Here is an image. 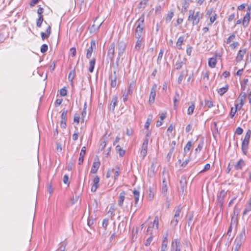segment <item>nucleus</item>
<instances>
[{
    "label": "nucleus",
    "instance_id": "obj_34",
    "mask_svg": "<svg viewBox=\"0 0 251 251\" xmlns=\"http://www.w3.org/2000/svg\"><path fill=\"white\" fill-rule=\"evenodd\" d=\"M242 244H243L242 242H240V240L238 241V240H237L236 239L234 241V245H235L234 250H235V251H238Z\"/></svg>",
    "mask_w": 251,
    "mask_h": 251
},
{
    "label": "nucleus",
    "instance_id": "obj_53",
    "mask_svg": "<svg viewBox=\"0 0 251 251\" xmlns=\"http://www.w3.org/2000/svg\"><path fill=\"white\" fill-rule=\"evenodd\" d=\"M41 38L43 40H45L46 39L48 38L50 36V33H46L44 32H41Z\"/></svg>",
    "mask_w": 251,
    "mask_h": 251
},
{
    "label": "nucleus",
    "instance_id": "obj_16",
    "mask_svg": "<svg viewBox=\"0 0 251 251\" xmlns=\"http://www.w3.org/2000/svg\"><path fill=\"white\" fill-rule=\"evenodd\" d=\"M110 79L111 80V86L113 88L116 87L117 85V79L116 72H114L113 74L110 76Z\"/></svg>",
    "mask_w": 251,
    "mask_h": 251
},
{
    "label": "nucleus",
    "instance_id": "obj_1",
    "mask_svg": "<svg viewBox=\"0 0 251 251\" xmlns=\"http://www.w3.org/2000/svg\"><path fill=\"white\" fill-rule=\"evenodd\" d=\"M159 227V218L155 216L152 222H151L147 229V235L155 236L158 232Z\"/></svg>",
    "mask_w": 251,
    "mask_h": 251
},
{
    "label": "nucleus",
    "instance_id": "obj_44",
    "mask_svg": "<svg viewBox=\"0 0 251 251\" xmlns=\"http://www.w3.org/2000/svg\"><path fill=\"white\" fill-rule=\"evenodd\" d=\"M129 96L130 95L127 93V91L125 90L122 96L123 100L124 102H126L128 100Z\"/></svg>",
    "mask_w": 251,
    "mask_h": 251
},
{
    "label": "nucleus",
    "instance_id": "obj_20",
    "mask_svg": "<svg viewBox=\"0 0 251 251\" xmlns=\"http://www.w3.org/2000/svg\"><path fill=\"white\" fill-rule=\"evenodd\" d=\"M183 62L181 60L180 58H179L177 60V61L176 62V63L174 65V70H180L183 65Z\"/></svg>",
    "mask_w": 251,
    "mask_h": 251
},
{
    "label": "nucleus",
    "instance_id": "obj_51",
    "mask_svg": "<svg viewBox=\"0 0 251 251\" xmlns=\"http://www.w3.org/2000/svg\"><path fill=\"white\" fill-rule=\"evenodd\" d=\"M235 38V36L234 34H232L229 36V37L226 39V44H229L234 38Z\"/></svg>",
    "mask_w": 251,
    "mask_h": 251
},
{
    "label": "nucleus",
    "instance_id": "obj_47",
    "mask_svg": "<svg viewBox=\"0 0 251 251\" xmlns=\"http://www.w3.org/2000/svg\"><path fill=\"white\" fill-rule=\"evenodd\" d=\"M75 76V72L74 70L70 72L68 75V79L69 80L73 81Z\"/></svg>",
    "mask_w": 251,
    "mask_h": 251
},
{
    "label": "nucleus",
    "instance_id": "obj_9",
    "mask_svg": "<svg viewBox=\"0 0 251 251\" xmlns=\"http://www.w3.org/2000/svg\"><path fill=\"white\" fill-rule=\"evenodd\" d=\"M96 41L94 40H92L90 42V47H89L87 50V53L86 57L87 58H90L93 51L94 49L96 48Z\"/></svg>",
    "mask_w": 251,
    "mask_h": 251
},
{
    "label": "nucleus",
    "instance_id": "obj_45",
    "mask_svg": "<svg viewBox=\"0 0 251 251\" xmlns=\"http://www.w3.org/2000/svg\"><path fill=\"white\" fill-rule=\"evenodd\" d=\"M185 76L184 72L181 71L180 73V74L178 78L177 82L178 83L180 84Z\"/></svg>",
    "mask_w": 251,
    "mask_h": 251
},
{
    "label": "nucleus",
    "instance_id": "obj_25",
    "mask_svg": "<svg viewBox=\"0 0 251 251\" xmlns=\"http://www.w3.org/2000/svg\"><path fill=\"white\" fill-rule=\"evenodd\" d=\"M149 0H142L140 2V3L138 4V8L139 10L142 11L144 8L146 7L147 3Z\"/></svg>",
    "mask_w": 251,
    "mask_h": 251
},
{
    "label": "nucleus",
    "instance_id": "obj_46",
    "mask_svg": "<svg viewBox=\"0 0 251 251\" xmlns=\"http://www.w3.org/2000/svg\"><path fill=\"white\" fill-rule=\"evenodd\" d=\"M99 17H96L94 21V25H93V26H97L98 28H99L100 26L101 25L103 22H97V21L98 20Z\"/></svg>",
    "mask_w": 251,
    "mask_h": 251
},
{
    "label": "nucleus",
    "instance_id": "obj_41",
    "mask_svg": "<svg viewBox=\"0 0 251 251\" xmlns=\"http://www.w3.org/2000/svg\"><path fill=\"white\" fill-rule=\"evenodd\" d=\"M116 151H119V155H120V156H123L124 155V154L125 153V151L124 150H123L121 148L120 146L117 145L116 147Z\"/></svg>",
    "mask_w": 251,
    "mask_h": 251
},
{
    "label": "nucleus",
    "instance_id": "obj_19",
    "mask_svg": "<svg viewBox=\"0 0 251 251\" xmlns=\"http://www.w3.org/2000/svg\"><path fill=\"white\" fill-rule=\"evenodd\" d=\"M100 162L99 161H95L93 163L92 167L91 169V173H96L98 169L100 167Z\"/></svg>",
    "mask_w": 251,
    "mask_h": 251
},
{
    "label": "nucleus",
    "instance_id": "obj_63",
    "mask_svg": "<svg viewBox=\"0 0 251 251\" xmlns=\"http://www.w3.org/2000/svg\"><path fill=\"white\" fill-rule=\"evenodd\" d=\"M133 130L132 128H127L126 134L127 136H131L133 134Z\"/></svg>",
    "mask_w": 251,
    "mask_h": 251
},
{
    "label": "nucleus",
    "instance_id": "obj_8",
    "mask_svg": "<svg viewBox=\"0 0 251 251\" xmlns=\"http://www.w3.org/2000/svg\"><path fill=\"white\" fill-rule=\"evenodd\" d=\"M157 90V84L154 83L151 90L150 98H149V102L151 103H153L155 100V98L156 96V92Z\"/></svg>",
    "mask_w": 251,
    "mask_h": 251
},
{
    "label": "nucleus",
    "instance_id": "obj_62",
    "mask_svg": "<svg viewBox=\"0 0 251 251\" xmlns=\"http://www.w3.org/2000/svg\"><path fill=\"white\" fill-rule=\"evenodd\" d=\"M192 48L190 46L188 45L186 49V53L188 55L190 56L192 52Z\"/></svg>",
    "mask_w": 251,
    "mask_h": 251
},
{
    "label": "nucleus",
    "instance_id": "obj_37",
    "mask_svg": "<svg viewBox=\"0 0 251 251\" xmlns=\"http://www.w3.org/2000/svg\"><path fill=\"white\" fill-rule=\"evenodd\" d=\"M204 102L205 106H206L208 108H211L214 106V102L211 100H205Z\"/></svg>",
    "mask_w": 251,
    "mask_h": 251
},
{
    "label": "nucleus",
    "instance_id": "obj_64",
    "mask_svg": "<svg viewBox=\"0 0 251 251\" xmlns=\"http://www.w3.org/2000/svg\"><path fill=\"white\" fill-rule=\"evenodd\" d=\"M251 15V5H249L247 10V13L245 16H250Z\"/></svg>",
    "mask_w": 251,
    "mask_h": 251
},
{
    "label": "nucleus",
    "instance_id": "obj_31",
    "mask_svg": "<svg viewBox=\"0 0 251 251\" xmlns=\"http://www.w3.org/2000/svg\"><path fill=\"white\" fill-rule=\"evenodd\" d=\"M228 89V86L226 85L225 87L220 88L218 90V93L220 96H222L227 91Z\"/></svg>",
    "mask_w": 251,
    "mask_h": 251
},
{
    "label": "nucleus",
    "instance_id": "obj_50",
    "mask_svg": "<svg viewBox=\"0 0 251 251\" xmlns=\"http://www.w3.org/2000/svg\"><path fill=\"white\" fill-rule=\"evenodd\" d=\"M176 96L177 97H179V95L177 93H176V96L174 98V108H175V109L176 108V107H177V104H176L178 102V101H179L177 100V99L176 98Z\"/></svg>",
    "mask_w": 251,
    "mask_h": 251
},
{
    "label": "nucleus",
    "instance_id": "obj_2",
    "mask_svg": "<svg viewBox=\"0 0 251 251\" xmlns=\"http://www.w3.org/2000/svg\"><path fill=\"white\" fill-rule=\"evenodd\" d=\"M251 136V130H248L242 143V151L243 154L247 155L248 151V145Z\"/></svg>",
    "mask_w": 251,
    "mask_h": 251
},
{
    "label": "nucleus",
    "instance_id": "obj_18",
    "mask_svg": "<svg viewBox=\"0 0 251 251\" xmlns=\"http://www.w3.org/2000/svg\"><path fill=\"white\" fill-rule=\"evenodd\" d=\"M161 7L160 5L157 6L155 8V11H154V9L152 8V9L150 11V15H160L161 14Z\"/></svg>",
    "mask_w": 251,
    "mask_h": 251
},
{
    "label": "nucleus",
    "instance_id": "obj_10",
    "mask_svg": "<svg viewBox=\"0 0 251 251\" xmlns=\"http://www.w3.org/2000/svg\"><path fill=\"white\" fill-rule=\"evenodd\" d=\"M246 162L242 158H240L239 160L233 165V167L235 170H241L246 166Z\"/></svg>",
    "mask_w": 251,
    "mask_h": 251
},
{
    "label": "nucleus",
    "instance_id": "obj_60",
    "mask_svg": "<svg viewBox=\"0 0 251 251\" xmlns=\"http://www.w3.org/2000/svg\"><path fill=\"white\" fill-rule=\"evenodd\" d=\"M114 171V168H112V169H109L107 171V173L106 174V178H109L111 176V174H112V173Z\"/></svg>",
    "mask_w": 251,
    "mask_h": 251
},
{
    "label": "nucleus",
    "instance_id": "obj_17",
    "mask_svg": "<svg viewBox=\"0 0 251 251\" xmlns=\"http://www.w3.org/2000/svg\"><path fill=\"white\" fill-rule=\"evenodd\" d=\"M86 153V147H83L82 148L79 157L78 158V164L81 165L83 163L84 160V157Z\"/></svg>",
    "mask_w": 251,
    "mask_h": 251
},
{
    "label": "nucleus",
    "instance_id": "obj_23",
    "mask_svg": "<svg viewBox=\"0 0 251 251\" xmlns=\"http://www.w3.org/2000/svg\"><path fill=\"white\" fill-rule=\"evenodd\" d=\"M118 102V97L117 96H114L110 103V108H112V110L114 111L116 105Z\"/></svg>",
    "mask_w": 251,
    "mask_h": 251
},
{
    "label": "nucleus",
    "instance_id": "obj_28",
    "mask_svg": "<svg viewBox=\"0 0 251 251\" xmlns=\"http://www.w3.org/2000/svg\"><path fill=\"white\" fill-rule=\"evenodd\" d=\"M135 49L137 50H139L142 46L143 38H137Z\"/></svg>",
    "mask_w": 251,
    "mask_h": 251
},
{
    "label": "nucleus",
    "instance_id": "obj_35",
    "mask_svg": "<svg viewBox=\"0 0 251 251\" xmlns=\"http://www.w3.org/2000/svg\"><path fill=\"white\" fill-rule=\"evenodd\" d=\"M154 237V236H153L149 235V236L147 238V239L144 242V244L145 246H146L147 247L151 245V242H152L153 238Z\"/></svg>",
    "mask_w": 251,
    "mask_h": 251
},
{
    "label": "nucleus",
    "instance_id": "obj_39",
    "mask_svg": "<svg viewBox=\"0 0 251 251\" xmlns=\"http://www.w3.org/2000/svg\"><path fill=\"white\" fill-rule=\"evenodd\" d=\"M163 53H164L163 49H160V51L158 54V55L157 59V64H160L161 60L162 59Z\"/></svg>",
    "mask_w": 251,
    "mask_h": 251
},
{
    "label": "nucleus",
    "instance_id": "obj_42",
    "mask_svg": "<svg viewBox=\"0 0 251 251\" xmlns=\"http://www.w3.org/2000/svg\"><path fill=\"white\" fill-rule=\"evenodd\" d=\"M151 118H152V116H149L146 121V122L145 123L144 127L146 129H147V130H148V129H149L151 121Z\"/></svg>",
    "mask_w": 251,
    "mask_h": 251
},
{
    "label": "nucleus",
    "instance_id": "obj_59",
    "mask_svg": "<svg viewBox=\"0 0 251 251\" xmlns=\"http://www.w3.org/2000/svg\"><path fill=\"white\" fill-rule=\"evenodd\" d=\"M243 132V129L240 127H238L236 129L235 133L238 135H241L242 134Z\"/></svg>",
    "mask_w": 251,
    "mask_h": 251
},
{
    "label": "nucleus",
    "instance_id": "obj_36",
    "mask_svg": "<svg viewBox=\"0 0 251 251\" xmlns=\"http://www.w3.org/2000/svg\"><path fill=\"white\" fill-rule=\"evenodd\" d=\"M195 104L194 102H192L191 105L188 107V109L187 110V114L188 115H192L194 112V110L195 109Z\"/></svg>",
    "mask_w": 251,
    "mask_h": 251
},
{
    "label": "nucleus",
    "instance_id": "obj_13",
    "mask_svg": "<svg viewBox=\"0 0 251 251\" xmlns=\"http://www.w3.org/2000/svg\"><path fill=\"white\" fill-rule=\"evenodd\" d=\"M67 110H64L61 115L60 126L62 128H65L66 126Z\"/></svg>",
    "mask_w": 251,
    "mask_h": 251
},
{
    "label": "nucleus",
    "instance_id": "obj_32",
    "mask_svg": "<svg viewBox=\"0 0 251 251\" xmlns=\"http://www.w3.org/2000/svg\"><path fill=\"white\" fill-rule=\"evenodd\" d=\"M116 170L114 169V171L112 173L114 174V179L115 180H117L120 175V167L118 166L115 167Z\"/></svg>",
    "mask_w": 251,
    "mask_h": 251
},
{
    "label": "nucleus",
    "instance_id": "obj_49",
    "mask_svg": "<svg viewBox=\"0 0 251 251\" xmlns=\"http://www.w3.org/2000/svg\"><path fill=\"white\" fill-rule=\"evenodd\" d=\"M48 45L46 44H43L41 46L40 51L42 53H45L48 50Z\"/></svg>",
    "mask_w": 251,
    "mask_h": 251
},
{
    "label": "nucleus",
    "instance_id": "obj_12",
    "mask_svg": "<svg viewBox=\"0 0 251 251\" xmlns=\"http://www.w3.org/2000/svg\"><path fill=\"white\" fill-rule=\"evenodd\" d=\"M100 177L98 176L94 177L93 179V184L91 187V191L95 192L99 187Z\"/></svg>",
    "mask_w": 251,
    "mask_h": 251
},
{
    "label": "nucleus",
    "instance_id": "obj_57",
    "mask_svg": "<svg viewBox=\"0 0 251 251\" xmlns=\"http://www.w3.org/2000/svg\"><path fill=\"white\" fill-rule=\"evenodd\" d=\"M176 239H175L174 241L172 242L171 251H176Z\"/></svg>",
    "mask_w": 251,
    "mask_h": 251
},
{
    "label": "nucleus",
    "instance_id": "obj_33",
    "mask_svg": "<svg viewBox=\"0 0 251 251\" xmlns=\"http://www.w3.org/2000/svg\"><path fill=\"white\" fill-rule=\"evenodd\" d=\"M133 194L134 195V198L135 199V204H137L139 201V198L140 196V193L139 191L134 189L133 191Z\"/></svg>",
    "mask_w": 251,
    "mask_h": 251
},
{
    "label": "nucleus",
    "instance_id": "obj_58",
    "mask_svg": "<svg viewBox=\"0 0 251 251\" xmlns=\"http://www.w3.org/2000/svg\"><path fill=\"white\" fill-rule=\"evenodd\" d=\"M210 168V165L209 163H207L205 165L204 168L200 172V173H202L205 172L206 171L208 170Z\"/></svg>",
    "mask_w": 251,
    "mask_h": 251
},
{
    "label": "nucleus",
    "instance_id": "obj_26",
    "mask_svg": "<svg viewBox=\"0 0 251 251\" xmlns=\"http://www.w3.org/2000/svg\"><path fill=\"white\" fill-rule=\"evenodd\" d=\"M96 63V59L93 58L89 62V71L90 73H93L94 71L95 65Z\"/></svg>",
    "mask_w": 251,
    "mask_h": 251
},
{
    "label": "nucleus",
    "instance_id": "obj_15",
    "mask_svg": "<svg viewBox=\"0 0 251 251\" xmlns=\"http://www.w3.org/2000/svg\"><path fill=\"white\" fill-rule=\"evenodd\" d=\"M246 98V94L245 92L241 93L238 97V100L240 101L239 104V109H240L244 105V101Z\"/></svg>",
    "mask_w": 251,
    "mask_h": 251
},
{
    "label": "nucleus",
    "instance_id": "obj_30",
    "mask_svg": "<svg viewBox=\"0 0 251 251\" xmlns=\"http://www.w3.org/2000/svg\"><path fill=\"white\" fill-rule=\"evenodd\" d=\"M199 17H188V21L192 22L193 25L197 24L199 22Z\"/></svg>",
    "mask_w": 251,
    "mask_h": 251
},
{
    "label": "nucleus",
    "instance_id": "obj_54",
    "mask_svg": "<svg viewBox=\"0 0 251 251\" xmlns=\"http://www.w3.org/2000/svg\"><path fill=\"white\" fill-rule=\"evenodd\" d=\"M108 224V219H104L102 221V227L106 229Z\"/></svg>",
    "mask_w": 251,
    "mask_h": 251
},
{
    "label": "nucleus",
    "instance_id": "obj_27",
    "mask_svg": "<svg viewBox=\"0 0 251 251\" xmlns=\"http://www.w3.org/2000/svg\"><path fill=\"white\" fill-rule=\"evenodd\" d=\"M148 146V145L142 144L140 153L141 156H143V158H144L147 155Z\"/></svg>",
    "mask_w": 251,
    "mask_h": 251
},
{
    "label": "nucleus",
    "instance_id": "obj_6",
    "mask_svg": "<svg viewBox=\"0 0 251 251\" xmlns=\"http://www.w3.org/2000/svg\"><path fill=\"white\" fill-rule=\"evenodd\" d=\"M115 45L114 43L111 44L108 48L107 58L109 59L112 63H114V59L115 56Z\"/></svg>",
    "mask_w": 251,
    "mask_h": 251
},
{
    "label": "nucleus",
    "instance_id": "obj_5",
    "mask_svg": "<svg viewBox=\"0 0 251 251\" xmlns=\"http://www.w3.org/2000/svg\"><path fill=\"white\" fill-rule=\"evenodd\" d=\"M181 209L180 206H178L176 210L175 211V215L171 221V225L174 227L176 226L180 219Z\"/></svg>",
    "mask_w": 251,
    "mask_h": 251
},
{
    "label": "nucleus",
    "instance_id": "obj_40",
    "mask_svg": "<svg viewBox=\"0 0 251 251\" xmlns=\"http://www.w3.org/2000/svg\"><path fill=\"white\" fill-rule=\"evenodd\" d=\"M238 106L239 104H236L235 109H234L233 107L231 108L230 113V115L231 118H232L234 116V115L236 113L237 110L239 109Z\"/></svg>",
    "mask_w": 251,
    "mask_h": 251
},
{
    "label": "nucleus",
    "instance_id": "obj_21",
    "mask_svg": "<svg viewBox=\"0 0 251 251\" xmlns=\"http://www.w3.org/2000/svg\"><path fill=\"white\" fill-rule=\"evenodd\" d=\"M208 66L211 68H214L215 67L217 64V60L215 57H211L208 59Z\"/></svg>",
    "mask_w": 251,
    "mask_h": 251
},
{
    "label": "nucleus",
    "instance_id": "obj_43",
    "mask_svg": "<svg viewBox=\"0 0 251 251\" xmlns=\"http://www.w3.org/2000/svg\"><path fill=\"white\" fill-rule=\"evenodd\" d=\"M191 147H192L191 142L190 141H189L186 145L185 147H184V152L185 153L189 152L190 150Z\"/></svg>",
    "mask_w": 251,
    "mask_h": 251
},
{
    "label": "nucleus",
    "instance_id": "obj_11",
    "mask_svg": "<svg viewBox=\"0 0 251 251\" xmlns=\"http://www.w3.org/2000/svg\"><path fill=\"white\" fill-rule=\"evenodd\" d=\"M168 191V187H167V182L166 180V178L164 177L162 180V184L161 187V194L163 195L164 197L166 198V199H168V195L167 193Z\"/></svg>",
    "mask_w": 251,
    "mask_h": 251
},
{
    "label": "nucleus",
    "instance_id": "obj_4",
    "mask_svg": "<svg viewBox=\"0 0 251 251\" xmlns=\"http://www.w3.org/2000/svg\"><path fill=\"white\" fill-rule=\"evenodd\" d=\"M126 44L123 41H118L117 45V49L118 51V55L117 58V61H119L121 57H122L126 50Z\"/></svg>",
    "mask_w": 251,
    "mask_h": 251
},
{
    "label": "nucleus",
    "instance_id": "obj_55",
    "mask_svg": "<svg viewBox=\"0 0 251 251\" xmlns=\"http://www.w3.org/2000/svg\"><path fill=\"white\" fill-rule=\"evenodd\" d=\"M149 198L151 200H152L154 197V193L151 188H149Z\"/></svg>",
    "mask_w": 251,
    "mask_h": 251
},
{
    "label": "nucleus",
    "instance_id": "obj_24",
    "mask_svg": "<svg viewBox=\"0 0 251 251\" xmlns=\"http://www.w3.org/2000/svg\"><path fill=\"white\" fill-rule=\"evenodd\" d=\"M184 40V37L182 36H180L178 39H177V41L176 43V48L179 49L181 50L182 49V45Z\"/></svg>",
    "mask_w": 251,
    "mask_h": 251
},
{
    "label": "nucleus",
    "instance_id": "obj_52",
    "mask_svg": "<svg viewBox=\"0 0 251 251\" xmlns=\"http://www.w3.org/2000/svg\"><path fill=\"white\" fill-rule=\"evenodd\" d=\"M43 21V17H39L36 22V25L37 27H40Z\"/></svg>",
    "mask_w": 251,
    "mask_h": 251
},
{
    "label": "nucleus",
    "instance_id": "obj_3",
    "mask_svg": "<svg viewBox=\"0 0 251 251\" xmlns=\"http://www.w3.org/2000/svg\"><path fill=\"white\" fill-rule=\"evenodd\" d=\"M144 21V17H140L136 23V25H137L135 33V37L136 38H143L142 35L143 27L141 26V25L143 24Z\"/></svg>",
    "mask_w": 251,
    "mask_h": 251
},
{
    "label": "nucleus",
    "instance_id": "obj_14",
    "mask_svg": "<svg viewBox=\"0 0 251 251\" xmlns=\"http://www.w3.org/2000/svg\"><path fill=\"white\" fill-rule=\"evenodd\" d=\"M126 193L125 191H122L119 195L118 204L120 207L123 206V203L125 199Z\"/></svg>",
    "mask_w": 251,
    "mask_h": 251
},
{
    "label": "nucleus",
    "instance_id": "obj_56",
    "mask_svg": "<svg viewBox=\"0 0 251 251\" xmlns=\"http://www.w3.org/2000/svg\"><path fill=\"white\" fill-rule=\"evenodd\" d=\"M203 145V142L201 141L198 146L197 148L196 149V151H200L201 150Z\"/></svg>",
    "mask_w": 251,
    "mask_h": 251
},
{
    "label": "nucleus",
    "instance_id": "obj_22",
    "mask_svg": "<svg viewBox=\"0 0 251 251\" xmlns=\"http://www.w3.org/2000/svg\"><path fill=\"white\" fill-rule=\"evenodd\" d=\"M245 53H246L245 50H240L238 51L237 56L236 57V61L238 62L241 61L243 59V56H244V54H245Z\"/></svg>",
    "mask_w": 251,
    "mask_h": 251
},
{
    "label": "nucleus",
    "instance_id": "obj_7",
    "mask_svg": "<svg viewBox=\"0 0 251 251\" xmlns=\"http://www.w3.org/2000/svg\"><path fill=\"white\" fill-rule=\"evenodd\" d=\"M226 195V192L222 190L217 194V205L220 207L223 206L224 200Z\"/></svg>",
    "mask_w": 251,
    "mask_h": 251
},
{
    "label": "nucleus",
    "instance_id": "obj_61",
    "mask_svg": "<svg viewBox=\"0 0 251 251\" xmlns=\"http://www.w3.org/2000/svg\"><path fill=\"white\" fill-rule=\"evenodd\" d=\"M60 95L61 96H65L67 95V90L65 88H62L60 91Z\"/></svg>",
    "mask_w": 251,
    "mask_h": 251
},
{
    "label": "nucleus",
    "instance_id": "obj_38",
    "mask_svg": "<svg viewBox=\"0 0 251 251\" xmlns=\"http://www.w3.org/2000/svg\"><path fill=\"white\" fill-rule=\"evenodd\" d=\"M251 17H244V19L242 22V25L244 27L248 26L250 21Z\"/></svg>",
    "mask_w": 251,
    "mask_h": 251
},
{
    "label": "nucleus",
    "instance_id": "obj_29",
    "mask_svg": "<svg viewBox=\"0 0 251 251\" xmlns=\"http://www.w3.org/2000/svg\"><path fill=\"white\" fill-rule=\"evenodd\" d=\"M135 82L134 81H132L130 83L128 90H127V93L129 94L130 96H131L133 94V89L135 86Z\"/></svg>",
    "mask_w": 251,
    "mask_h": 251
},
{
    "label": "nucleus",
    "instance_id": "obj_48",
    "mask_svg": "<svg viewBox=\"0 0 251 251\" xmlns=\"http://www.w3.org/2000/svg\"><path fill=\"white\" fill-rule=\"evenodd\" d=\"M67 246V242L63 241L60 243V246L59 247L60 251H65L66 247Z\"/></svg>",
    "mask_w": 251,
    "mask_h": 251
}]
</instances>
